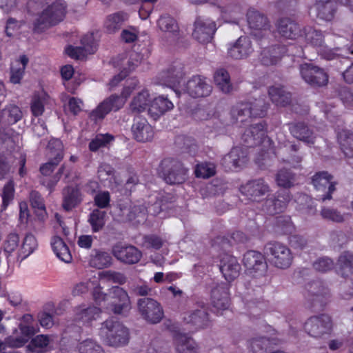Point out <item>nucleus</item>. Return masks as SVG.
I'll use <instances>...</instances> for the list:
<instances>
[{
    "mask_svg": "<svg viewBox=\"0 0 353 353\" xmlns=\"http://www.w3.org/2000/svg\"><path fill=\"white\" fill-rule=\"evenodd\" d=\"M92 294L94 301L99 304L102 301H108L106 308L110 310L114 314H125L130 309V301L128 293L119 286L112 287L108 294H104L100 286H96L94 288Z\"/></svg>",
    "mask_w": 353,
    "mask_h": 353,
    "instance_id": "f257e3e1",
    "label": "nucleus"
},
{
    "mask_svg": "<svg viewBox=\"0 0 353 353\" xmlns=\"http://www.w3.org/2000/svg\"><path fill=\"white\" fill-rule=\"evenodd\" d=\"M100 333L105 342L110 346L124 345L129 341L128 329L113 319H107L102 323Z\"/></svg>",
    "mask_w": 353,
    "mask_h": 353,
    "instance_id": "f03ea898",
    "label": "nucleus"
},
{
    "mask_svg": "<svg viewBox=\"0 0 353 353\" xmlns=\"http://www.w3.org/2000/svg\"><path fill=\"white\" fill-rule=\"evenodd\" d=\"M188 170L183 164L173 159H163L159 168V173L167 183L179 184L185 181Z\"/></svg>",
    "mask_w": 353,
    "mask_h": 353,
    "instance_id": "7ed1b4c3",
    "label": "nucleus"
},
{
    "mask_svg": "<svg viewBox=\"0 0 353 353\" xmlns=\"http://www.w3.org/2000/svg\"><path fill=\"white\" fill-rule=\"evenodd\" d=\"M266 253L271 263L279 269H287L293 261V255L290 248L285 245L273 242L265 246Z\"/></svg>",
    "mask_w": 353,
    "mask_h": 353,
    "instance_id": "20e7f679",
    "label": "nucleus"
},
{
    "mask_svg": "<svg viewBox=\"0 0 353 353\" xmlns=\"http://www.w3.org/2000/svg\"><path fill=\"white\" fill-rule=\"evenodd\" d=\"M303 328L309 336L316 339L321 338L330 334L333 329V322L328 314L314 315L305 321Z\"/></svg>",
    "mask_w": 353,
    "mask_h": 353,
    "instance_id": "39448f33",
    "label": "nucleus"
},
{
    "mask_svg": "<svg viewBox=\"0 0 353 353\" xmlns=\"http://www.w3.org/2000/svg\"><path fill=\"white\" fill-rule=\"evenodd\" d=\"M299 72L303 80L312 87H323L328 83L327 72L323 68L313 63H305L300 65Z\"/></svg>",
    "mask_w": 353,
    "mask_h": 353,
    "instance_id": "423d86ee",
    "label": "nucleus"
},
{
    "mask_svg": "<svg viewBox=\"0 0 353 353\" xmlns=\"http://www.w3.org/2000/svg\"><path fill=\"white\" fill-rule=\"evenodd\" d=\"M137 305L141 316L150 323H158L163 317V310L161 304L154 299L148 297L139 299Z\"/></svg>",
    "mask_w": 353,
    "mask_h": 353,
    "instance_id": "0eeeda50",
    "label": "nucleus"
},
{
    "mask_svg": "<svg viewBox=\"0 0 353 353\" xmlns=\"http://www.w3.org/2000/svg\"><path fill=\"white\" fill-rule=\"evenodd\" d=\"M125 104V100L117 94H112L101 102L89 114V118L94 123L102 121L111 111H117Z\"/></svg>",
    "mask_w": 353,
    "mask_h": 353,
    "instance_id": "6e6552de",
    "label": "nucleus"
},
{
    "mask_svg": "<svg viewBox=\"0 0 353 353\" xmlns=\"http://www.w3.org/2000/svg\"><path fill=\"white\" fill-rule=\"evenodd\" d=\"M268 110V104L265 102L263 98L254 99L252 102H245L239 103L232 110L233 115L237 116L236 119L239 120L241 117H247L248 118L263 117L265 116Z\"/></svg>",
    "mask_w": 353,
    "mask_h": 353,
    "instance_id": "1a4fd4ad",
    "label": "nucleus"
},
{
    "mask_svg": "<svg viewBox=\"0 0 353 353\" xmlns=\"http://www.w3.org/2000/svg\"><path fill=\"white\" fill-rule=\"evenodd\" d=\"M242 261L247 274L251 276H263L267 270L268 265L265 257L259 252L248 251L244 254Z\"/></svg>",
    "mask_w": 353,
    "mask_h": 353,
    "instance_id": "9d476101",
    "label": "nucleus"
},
{
    "mask_svg": "<svg viewBox=\"0 0 353 353\" xmlns=\"http://www.w3.org/2000/svg\"><path fill=\"white\" fill-rule=\"evenodd\" d=\"M304 296L310 307H316L323 305L327 301L330 293L322 282L315 281L307 285Z\"/></svg>",
    "mask_w": 353,
    "mask_h": 353,
    "instance_id": "9b49d317",
    "label": "nucleus"
},
{
    "mask_svg": "<svg viewBox=\"0 0 353 353\" xmlns=\"http://www.w3.org/2000/svg\"><path fill=\"white\" fill-rule=\"evenodd\" d=\"M240 191L250 200L259 201L270 192V186L263 179L260 178L249 181L241 185Z\"/></svg>",
    "mask_w": 353,
    "mask_h": 353,
    "instance_id": "f8f14e48",
    "label": "nucleus"
},
{
    "mask_svg": "<svg viewBox=\"0 0 353 353\" xmlns=\"http://www.w3.org/2000/svg\"><path fill=\"white\" fill-rule=\"evenodd\" d=\"M192 37L200 43L211 41L216 32V23L210 19L198 17L194 24Z\"/></svg>",
    "mask_w": 353,
    "mask_h": 353,
    "instance_id": "ddd939ff",
    "label": "nucleus"
},
{
    "mask_svg": "<svg viewBox=\"0 0 353 353\" xmlns=\"http://www.w3.org/2000/svg\"><path fill=\"white\" fill-rule=\"evenodd\" d=\"M101 310L92 305L82 304L73 309V320L82 325L91 326L93 321L97 320Z\"/></svg>",
    "mask_w": 353,
    "mask_h": 353,
    "instance_id": "4468645a",
    "label": "nucleus"
},
{
    "mask_svg": "<svg viewBox=\"0 0 353 353\" xmlns=\"http://www.w3.org/2000/svg\"><path fill=\"white\" fill-rule=\"evenodd\" d=\"M248 161L247 150L241 147H234L223 157L221 164L226 170L233 171L242 168Z\"/></svg>",
    "mask_w": 353,
    "mask_h": 353,
    "instance_id": "2eb2a0df",
    "label": "nucleus"
},
{
    "mask_svg": "<svg viewBox=\"0 0 353 353\" xmlns=\"http://www.w3.org/2000/svg\"><path fill=\"white\" fill-rule=\"evenodd\" d=\"M81 46L73 47L68 46L65 48V53L71 58L83 59L88 54H94L96 51V45L92 34H86L81 39Z\"/></svg>",
    "mask_w": 353,
    "mask_h": 353,
    "instance_id": "dca6fc26",
    "label": "nucleus"
},
{
    "mask_svg": "<svg viewBox=\"0 0 353 353\" xmlns=\"http://www.w3.org/2000/svg\"><path fill=\"white\" fill-rule=\"evenodd\" d=\"M312 183L318 191L325 192L321 195V199L325 201L332 199V194L335 191V182L333 177L327 172H321L314 174L312 177Z\"/></svg>",
    "mask_w": 353,
    "mask_h": 353,
    "instance_id": "f3484780",
    "label": "nucleus"
},
{
    "mask_svg": "<svg viewBox=\"0 0 353 353\" xmlns=\"http://www.w3.org/2000/svg\"><path fill=\"white\" fill-rule=\"evenodd\" d=\"M134 139L139 142L150 141L154 137V130L145 118L137 117L131 128Z\"/></svg>",
    "mask_w": 353,
    "mask_h": 353,
    "instance_id": "a211bd4d",
    "label": "nucleus"
},
{
    "mask_svg": "<svg viewBox=\"0 0 353 353\" xmlns=\"http://www.w3.org/2000/svg\"><path fill=\"white\" fill-rule=\"evenodd\" d=\"M112 254L119 261L128 264H134L139 261L142 253L133 245H123L121 243L113 246Z\"/></svg>",
    "mask_w": 353,
    "mask_h": 353,
    "instance_id": "6ab92c4d",
    "label": "nucleus"
},
{
    "mask_svg": "<svg viewBox=\"0 0 353 353\" xmlns=\"http://www.w3.org/2000/svg\"><path fill=\"white\" fill-rule=\"evenodd\" d=\"M184 90L192 97H205L212 91L211 85L204 77L194 76L188 81Z\"/></svg>",
    "mask_w": 353,
    "mask_h": 353,
    "instance_id": "aec40b11",
    "label": "nucleus"
},
{
    "mask_svg": "<svg viewBox=\"0 0 353 353\" xmlns=\"http://www.w3.org/2000/svg\"><path fill=\"white\" fill-rule=\"evenodd\" d=\"M211 303L217 313L229 307V286L227 283L219 284L212 290Z\"/></svg>",
    "mask_w": 353,
    "mask_h": 353,
    "instance_id": "412c9836",
    "label": "nucleus"
},
{
    "mask_svg": "<svg viewBox=\"0 0 353 353\" xmlns=\"http://www.w3.org/2000/svg\"><path fill=\"white\" fill-rule=\"evenodd\" d=\"M67 12L64 0H57L46 9V28L58 24L63 20Z\"/></svg>",
    "mask_w": 353,
    "mask_h": 353,
    "instance_id": "4be33fe9",
    "label": "nucleus"
},
{
    "mask_svg": "<svg viewBox=\"0 0 353 353\" xmlns=\"http://www.w3.org/2000/svg\"><path fill=\"white\" fill-rule=\"evenodd\" d=\"M253 52L254 48L252 41L248 37H240L228 49V55L234 59H245Z\"/></svg>",
    "mask_w": 353,
    "mask_h": 353,
    "instance_id": "5701e85b",
    "label": "nucleus"
},
{
    "mask_svg": "<svg viewBox=\"0 0 353 353\" xmlns=\"http://www.w3.org/2000/svg\"><path fill=\"white\" fill-rule=\"evenodd\" d=\"M296 145L291 143L290 141H284L279 145V148L275 152V154L281 158L283 161L291 165L293 168H298L302 161V157L292 154L298 150Z\"/></svg>",
    "mask_w": 353,
    "mask_h": 353,
    "instance_id": "b1692460",
    "label": "nucleus"
},
{
    "mask_svg": "<svg viewBox=\"0 0 353 353\" xmlns=\"http://www.w3.org/2000/svg\"><path fill=\"white\" fill-rule=\"evenodd\" d=\"M288 50L285 46L275 45L262 50L259 60L264 65H274L277 64Z\"/></svg>",
    "mask_w": 353,
    "mask_h": 353,
    "instance_id": "393cba45",
    "label": "nucleus"
},
{
    "mask_svg": "<svg viewBox=\"0 0 353 353\" xmlns=\"http://www.w3.org/2000/svg\"><path fill=\"white\" fill-rule=\"evenodd\" d=\"M183 76L182 67L180 63H177L168 70L161 72L158 77L157 83L174 89L180 83Z\"/></svg>",
    "mask_w": 353,
    "mask_h": 353,
    "instance_id": "a878e982",
    "label": "nucleus"
},
{
    "mask_svg": "<svg viewBox=\"0 0 353 353\" xmlns=\"http://www.w3.org/2000/svg\"><path fill=\"white\" fill-rule=\"evenodd\" d=\"M26 8L29 14L38 17L33 23L34 32H42L44 30V0H28Z\"/></svg>",
    "mask_w": 353,
    "mask_h": 353,
    "instance_id": "bb28decb",
    "label": "nucleus"
},
{
    "mask_svg": "<svg viewBox=\"0 0 353 353\" xmlns=\"http://www.w3.org/2000/svg\"><path fill=\"white\" fill-rule=\"evenodd\" d=\"M46 155L48 161L46 163V173L57 165L63 159V144L59 139H54L48 142Z\"/></svg>",
    "mask_w": 353,
    "mask_h": 353,
    "instance_id": "cd10ccee",
    "label": "nucleus"
},
{
    "mask_svg": "<svg viewBox=\"0 0 353 353\" xmlns=\"http://www.w3.org/2000/svg\"><path fill=\"white\" fill-rule=\"evenodd\" d=\"M19 327L21 332L20 336H9L6 338V343L10 346H23L39 331V327L34 325L19 324Z\"/></svg>",
    "mask_w": 353,
    "mask_h": 353,
    "instance_id": "c85d7f7f",
    "label": "nucleus"
},
{
    "mask_svg": "<svg viewBox=\"0 0 353 353\" xmlns=\"http://www.w3.org/2000/svg\"><path fill=\"white\" fill-rule=\"evenodd\" d=\"M279 34L285 39H296L302 37V30L299 24L289 18L281 19L277 24Z\"/></svg>",
    "mask_w": 353,
    "mask_h": 353,
    "instance_id": "c756f323",
    "label": "nucleus"
},
{
    "mask_svg": "<svg viewBox=\"0 0 353 353\" xmlns=\"http://www.w3.org/2000/svg\"><path fill=\"white\" fill-rule=\"evenodd\" d=\"M183 321L193 327L194 331L204 329L210 325L208 314L203 309L196 310L187 313Z\"/></svg>",
    "mask_w": 353,
    "mask_h": 353,
    "instance_id": "7c9ffc66",
    "label": "nucleus"
},
{
    "mask_svg": "<svg viewBox=\"0 0 353 353\" xmlns=\"http://www.w3.org/2000/svg\"><path fill=\"white\" fill-rule=\"evenodd\" d=\"M265 137L263 123L253 124L243 134V139L248 146L252 147L260 143Z\"/></svg>",
    "mask_w": 353,
    "mask_h": 353,
    "instance_id": "2f4dec72",
    "label": "nucleus"
},
{
    "mask_svg": "<svg viewBox=\"0 0 353 353\" xmlns=\"http://www.w3.org/2000/svg\"><path fill=\"white\" fill-rule=\"evenodd\" d=\"M247 20L251 29L261 31L263 32V35L270 30V24L267 17L257 10H249L247 13Z\"/></svg>",
    "mask_w": 353,
    "mask_h": 353,
    "instance_id": "473e14b6",
    "label": "nucleus"
},
{
    "mask_svg": "<svg viewBox=\"0 0 353 353\" xmlns=\"http://www.w3.org/2000/svg\"><path fill=\"white\" fill-rule=\"evenodd\" d=\"M220 270L225 279L231 282L239 276L241 266L235 257L228 256L223 259Z\"/></svg>",
    "mask_w": 353,
    "mask_h": 353,
    "instance_id": "72a5a7b5",
    "label": "nucleus"
},
{
    "mask_svg": "<svg viewBox=\"0 0 353 353\" xmlns=\"http://www.w3.org/2000/svg\"><path fill=\"white\" fill-rule=\"evenodd\" d=\"M173 107L172 101L163 96H159L151 101L148 108V113L153 119L157 120L167 111L172 110Z\"/></svg>",
    "mask_w": 353,
    "mask_h": 353,
    "instance_id": "f704fd0d",
    "label": "nucleus"
},
{
    "mask_svg": "<svg viewBox=\"0 0 353 353\" xmlns=\"http://www.w3.org/2000/svg\"><path fill=\"white\" fill-rule=\"evenodd\" d=\"M50 245L56 256L65 263L72 261V255L68 245L59 236H55L51 239Z\"/></svg>",
    "mask_w": 353,
    "mask_h": 353,
    "instance_id": "c9c22d12",
    "label": "nucleus"
},
{
    "mask_svg": "<svg viewBox=\"0 0 353 353\" xmlns=\"http://www.w3.org/2000/svg\"><path fill=\"white\" fill-rule=\"evenodd\" d=\"M174 343L178 353H198V345L190 336L185 334H176Z\"/></svg>",
    "mask_w": 353,
    "mask_h": 353,
    "instance_id": "e433bc0d",
    "label": "nucleus"
},
{
    "mask_svg": "<svg viewBox=\"0 0 353 353\" xmlns=\"http://www.w3.org/2000/svg\"><path fill=\"white\" fill-rule=\"evenodd\" d=\"M314 8L320 19L332 21L336 12L335 3L332 0H315Z\"/></svg>",
    "mask_w": 353,
    "mask_h": 353,
    "instance_id": "4c0bfd02",
    "label": "nucleus"
},
{
    "mask_svg": "<svg viewBox=\"0 0 353 353\" xmlns=\"http://www.w3.org/2000/svg\"><path fill=\"white\" fill-rule=\"evenodd\" d=\"M290 200L291 196L288 191L281 190L278 192L276 198L266 201L267 205H272V208L268 209V212L273 214L283 212Z\"/></svg>",
    "mask_w": 353,
    "mask_h": 353,
    "instance_id": "58836bf2",
    "label": "nucleus"
},
{
    "mask_svg": "<svg viewBox=\"0 0 353 353\" xmlns=\"http://www.w3.org/2000/svg\"><path fill=\"white\" fill-rule=\"evenodd\" d=\"M81 200V192L77 188L67 187L63 190L62 206L66 211L75 208Z\"/></svg>",
    "mask_w": 353,
    "mask_h": 353,
    "instance_id": "ea45409f",
    "label": "nucleus"
},
{
    "mask_svg": "<svg viewBox=\"0 0 353 353\" xmlns=\"http://www.w3.org/2000/svg\"><path fill=\"white\" fill-rule=\"evenodd\" d=\"M269 97L276 105L285 106L291 100V95L281 85L270 86L268 89Z\"/></svg>",
    "mask_w": 353,
    "mask_h": 353,
    "instance_id": "a19ab883",
    "label": "nucleus"
},
{
    "mask_svg": "<svg viewBox=\"0 0 353 353\" xmlns=\"http://www.w3.org/2000/svg\"><path fill=\"white\" fill-rule=\"evenodd\" d=\"M290 130L294 137L308 145L314 144L315 139L314 133L303 123L294 124Z\"/></svg>",
    "mask_w": 353,
    "mask_h": 353,
    "instance_id": "79ce46f5",
    "label": "nucleus"
},
{
    "mask_svg": "<svg viewBox=\"0 0 353 353\" xmlns=\"http://www.w3.org/2000/svg\"><path fill=\"white\" fill-rule=\"evenodd\" d=\"M150 103L151 99L148 91L143 90L133 97L130 104V110L133 113H141L149 108Z\"/></svg>",
    "mask_w": 353,
    "mask_h": 353,
    "instance_id": "37998d69",
    "label": "nucleus"
},
{
    "mask_svg": "<svg viewBox=\"0 0 353 353\" xmlns=\"http://www.w3.org/2000/svg\"><path fill=\"white\" fill-rule=\"evenodd\" d=\"M3 125H11L15 124L22 118V112L16 105L9 104L1 111Z\"/></svg>",
    "mask_w": 353,
    "mask_h": 353,
    "instance_id": "c03bdc74",
    "label": "nucleus"
},
{
    "mask_svg": "<svg viewBox=\"0 0 353 353\" xmlns=\"http://www.w3.org/2000/svg\"><path fill=\"white\" fill-rule=\"evenodd\" d=\"M141 60V57L140 54L136 52H132L130 56V59L128 61V70L126 71L125 69L121 71L119 74L114 76L109 83L110 90L114 88L119 82H121L123 79H124L128 73L133 70L139 64Z\"/></svg>",
    "mask_w": 353,
    "mask_h": 353,
    "instance_id": "a18cd8bd",
    "label": "nucleus"
},
{
    "mask_svg": "<svg viewBox=\"0 0 353 353\" xmlns=\"http://www.w3.org/2000/svg\"><path fill=\"white\" fill-rule=\"evenodd\" d=\"M302 37H304L305 41L316 48L322 46L325 43L324 34L319 30L311 26L305 27L302 30Z\"/></svg>",
    "mask_w": 353,
    "mask_h": 353,
    "instance_id": "49530a36",
    "label": "nucleus"
},
{
    "mask_svg": "<svg viewBox=\"0 0 353 353\" xmlns=\"http://www.w3.org/2000/svg\"><path fill=\"white\" fill-rule=\"evenodd\" d=\"M66 303H59L55 305L53 302H48L46 304V329L51 327L55 322V316L61 315L65 310Z\"/></svg>",
    "mask_w": 353,
    "mask_h": 353,
    "instance_id": "de8ad7c7",
    "label": "nucleus"
},
{
    "mask_svg": "<svg viewBox=\"0 0 353 353\" xmlns=\"http://www.w3.org/2000/svg\"><path fill=\"white\" fill-rule=\"evenodd\" d=\"M338 141L344 154L353 158V133L347 130L338 132Z\"/></svg>",
    "mask_w": 353,
    "mask_h": 353,
    "instance_id": "09e8293b",
    "label": "nucleus"
},
{
    "mask_svg": "<svg viewBox=\"0 0 353 353\" xmlns=\"http://www.w3.org/2000/svg\"><path fill=\"white\" fill-rule=\"evenodd\" d=\"M277 344L274 337L257 336L250 341V347L254 353H262L272 345Z\"/></svg>",
    "mask_w": 353,
    "mask_h": 353,
    "instance_id": "8fccbe9b",
    "label": "nucleus"
},
{
    "mask_svg": "<svg viewBox=\"0 0 353 353\" xmlns=\"http://www.w3.org/2000/svg\"><path fill=\"white\" fill-rule=\"evenodd\" d=\"M338 273L343 277L353 274V255L349 252H343L338 259Z\"/></svg>",
    "mask_w": 353,
    "mask_h": 353,
    "instance_id": "3c124183",
    "label": "nucleus"
},
{
    "mask_svg": "<svg viewBox=\"0 0 353 353\" xmlns=\"http://www.w3.org/2000/svg\"><path fill=\"white\" fill-rule=\"evenodd\" d=\"M128 19V14L119 12L109 15L105 23V27L109 33H113L119 30L123 21Z\"/></svg>",
    "mask_w": 353,
    "mask_h": 353,
    "instance_id": "603ef678",
    "label": "nucleus"
},
{
    "mask_svg": "<svg viewBox=\"0 0 353 353\" xmlns=\"http://www.w3.org/2000/svg\"><path fill=\"white\" fill-rule=\"evenodd\" d=\"M276 184L285 189L293 187L296 183V174L287 169H281L276 175Z\"/></svg>",
    "mask_w": 353,
    "mask_h": 353,
    "instance_id": "864d4df0",
    "label": "nucleus"
},
{
    "mask_svg": "<svg viewBox=\"0 0 353 353\" xmlns=\"http://www.w3.org/2000/svg\"><path fill=\"white\" fill-rule=\"evenodd\" d=\"M106 212L99 209H94L90 214L88 222L93 232L100 231L105 224Z\"/></svg>",
    "mask_w": 353,
    "mask_h": 353,
    "instance_id": "5fc2aeb1",
    "label": "nucleus"
},
{
    "mask_svg": "<svg viewBox=\"0 0 353 353\" xmlns=\"http://www.w3.org/2000/svg\"><path fill=\"white\" fill-rule=\"evenodd\" d=\"M157 26L164 32L176 34L179 31L176 20L168 14H163L159 17L157 21Z\"/></svg>",
    "mask_w": 353,
    "mask_h": 353,
    "instance_id": "6e6d98bb",
    "label": "nucleus"
},
{
    "mask_svg": "<svg viewBox=\"0 0 353 353\" xmlns=\"http://www.w3.org/2000/svg\"><path fill=\"white\" fill-rule=\"evenodd\" d=\"M214 82L224 93H228L232 89L228 72L225 69L216 70L214 76Z\"/></svg>",
    "mask_w": 353,
    "mask_h": 353,
    "instance_id": "4d7b16f0",
    "label": "nucleus"
},
{
    "mask_svg": "<svg viewBox=\"0 0 353 353\" xmlns=\"http://www.w3.org/2000/svg\"><path fill=\"white\" fill-rule=\"evenodd\" d=\"M112 257L105 252L94 250V254H92L90 263V265L98 269H103L111 264Z\"/></svg>",
    "mask_w": 353,
    "mask_h": 353,
    "instance_id": "13d9d810",
    "label": "nucleus"
},
{
    "mask_svg": "<svg viewBox=\"0 0 353 353\" xmlns=\"http://www.w3.org/2000/svg\"><path fill=\"white\" fill-rule=\"evenodd\" d=\"M98 176L101 181H110V187L113 188L112 185V181L115 183V186L120 184V182L117 180L114 175V168L109 164L103 163L100 164L98 168Z\"/></svg>",
    "mask_w": 353,
    "mask_h": 353,
    "instance_id": "bf43d9fd",
    "label": "nucleus"
},
{
    "mask_svg": "<svg viewBox=\"0 0 353 353\" xmlns=\"http://www.w3.org/2000/svg\"><path fill=\"white\" fill-rule=\"evenodd\" d=\"M30 201L36 215L39 219H42V212L44 211V201L41 194L37 191L32 190L30 194Z\"/></svg>",
    "mask_w": 353,
    "mask_h": 353,
    "instance_id": "052dcab7",
    "label": "nucleus"
},
{
    "mask_svg": "<svg viewBox=\"0 0 353 353\" xmlns=\"http://www.w3.org/2000/svg\"><path fill=\"white\" fill-rule=\"evenodd\" d=\"M15 188L13 180H9L3 186L1 193L2 207L6 209L14 198Z\"/></svg>",
    "mask_w": 353,
    "mask_h": 353,
    "instance_id": "680f3d73",
    "label": "nucleus"
},
{
    "mask_svg": "<svg viewBox=\"0 0 353 353\" xmlns=\"http://www.w3.org/2000/svg\"><path fill=\"white\" fill-rule=\"evenodd\" d=\"M37 247V242L34 235L27 234L23 241L21 252L23 255V259L28 257L31 254Z\"/></svg>",
    "mask_w": 353,
    "mask_h": 353,
    "instance_id": "e2e57ef3",
    "label": "nucleus"
},
{
    "mask_svg": "<svg viewBox=\"0 0 353 353\" xmlns=\"http://www.w3.org/2000/svg\"><path fill=\"white\" fill-rule=\"evenodd\" d=\"M114 139L113 136L109 134H97L89 143V148L91 151L95 152L101 147H104Z\"/></svg>",
    "mask_w": 353,
    "mask_h": 353,
    "instance_id": "0e129e2a",
    "label": "nucleus"
},
{
    "mask_svg": "<svg viewBox=\"0 0 353 353\" xmlns=\"http://www.w3.org/2000/svg\"><path fill=\"white\" fill-rule=\"evenodd\" d=\"M79 353H105L102 347L92 339H86L79 345Z\"/></svg>",
    "mask_w": 353,
    "mask_h": 353,
    "instance_id": "69168bd1",
    "label": "nucleus"
},
{
    "mask_svg": "<svg viewBox=\"0 0 353 353\" xmlns=\"http://www.w3.org/2000/svg\"><path fill=\"white\" fill-rule=\"evenodd\" d=\"M215 174V165L211 163H202L197 164L195 168V174L197 177L209 178Z\"/></svg>",
    "mask_w": 353,
    "mask_h": 353,
    "instance_id": "338daca9",
    "label": "nucleus"
},
{
    "mask_svg": "<svg viewBox=\"0 0 353 353\" xmlns=\"http://www.w3.org/2000/svg\"><path fill=\"white\" fill-rule=\"evenodd\" d=\"M242 14V9L239 5L229 6L223 12V17L225 19V20H228V17L230 18L228 21L232 23H236Z\"/></svg>",
    "mask_w": 353,
    "mask_h": 353,
    "instance_id": "774afa93",
    "label": "nucleus"
}]
</instances>
